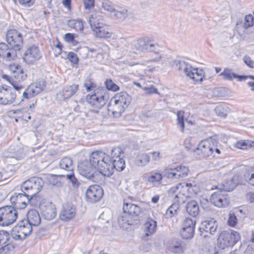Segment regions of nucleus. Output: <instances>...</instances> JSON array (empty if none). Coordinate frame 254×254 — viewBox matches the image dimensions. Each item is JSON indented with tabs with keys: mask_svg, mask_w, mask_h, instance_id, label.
Instances as JSON below:
<instances>
[{
	"mask_svg": "<svg viewBox=\"0 0 254 254\" xmlns=\"http://www.w3.org/2000/svg\"><path fill=\"white\" fill-rule=\"evenodd\" d=\"M33 198L28 195L26 191H21V192H15L12 194L10 198V201L15 209H22L26 207L27 203L30 202Z\"/></svg>",
	"mask_w": 254,
	"mask_h": 254,
	"instance_id": "nucleus-10",
	"label": "nucleus"
},
{
	"mask_svg": "<svg viewBox=\"0 0 254 254\" xmlns=\"http://www.w3.org/2000/svg\"><path fill=\"white\" fill-rule=\"evenodd\" d=\"M30 226H37L41 223V217L39 212L35 209H31L27 213V219H23Z\"/></svg>",
	"mask_w": 254,
	"mask_h": 254,
	"instance_id": "nucleus-28",
	"label": "nucleus"
},
{
	"mask_svg": "<svg viewBox=\"0 0 254 254\" xmlns=\"http://www.w3.org/2000/svg\"><path fill=\"white\" fill-rule=\"evenodd\" d=\"M16 95L13 93L11 87L4 85L0 86V104L7 105L13 102Z\"/></svg>",
	"mask_w": 254,
	"mask_h": 254,
	"instance_id": "nucleus-16",
	"label": "nucleus"
},
{
	"mask_svg": "<svg viewBox=\"0 0 254 254\" xmlns=\"http://www.w3.org/2000/svg\"><path fill=\"white\" fill-rule=\"evenodd\" d=\"M95 153L92 152L88 160H83L78 165V171L80 175L87 179L94 182L98 181V172L97 171L95 163Z\"/></svg>",
	"mask_w": 254,
	"mask_h": 254,
	"instance_id": "nucleus-1",
	"label": "nucleus"
},
{
	"mask_svg": "<svg viewBox=\"0 0 254 254\" xmlns=\"http://www.w3.org/2000/svg\"><path fill=\"white\" fill-rule=\"evenodd\" d=\"M243 61L248 66L251 68H254V61L252 60L249 57L246 56L244 57Z\"/></svg>",
	"mask_w": 254,
	"mask_h": 254,
	"instance_id": "nucleus-64",
	"label": "nucleus"
},
{
	"mask_svg": "<svg viewBox=\"0 0 254 254\" xmlns=\"http://www.w3.org/2000/svg\"><path fill=\"white\" fill-rule=\"evenodd\" d=\"M78 89V85L73 84L65 86L57 94V97L60 100L68 99L73 95Z\"/></svg>",
	"mask_w": 254,
	"mask_h": 254,
	"instance_id": "nucleus-23",
	"label": "nucleus"
},
{
	"mask_svg": "<svg viewBox=\"0 0 254 254\" xmlns=\"http://www.w3.org/2000/svg\"><path fill=\"white\" fill-rule=\"evenodd\" d=\"M183 188L181 184L177 185L175 187L171 188L169 191V194L174 197V202L179 203L184 201V194L181 192V190Z\"/></svg>",
	"mask_w": 254,
	"mask_h": 254,
	"instance_id": "nucleus-27",
	"label": "nucleus"
},
{
	"mask_svg": "<svg viewBox=\"0 0 254 254\" xmlns=\"http://www.w3.org/2000/svg\"><path fill=\"white\" fill-rule=\"evenodd\" d=\"M40 209L42 217L47 220H51L57 214L56 208L54 204L50 202H42L40 204Z\"/></svg>",
	"mask_w": 254,
	"mask_h": 254,
	"instance_id": "nucleus-19",
	"label": "nucleus"
},
{
	"mask_svg": "<svg viewBox=\"0 0 254 254\" xmlns=\"http://www.w3.org/2000/svg\"><path fill=\"white\" fill-rule=\"evenodd\" d=\"M163 175L156 171H152L144 173L142 176V179L146 182L155 186L161 183Z\"/></svg>",
	"mask_w": 254,
	"mask_h": 254,
	"instance_id": "nucleus-22",
	"label": "nucleus"
},
{
	"mask_svg": "<svg viewBox=\"0 0 254 254\" xmlns=\"http://www.w3.org/2000/svg\"><path fill=\"white\" fill-rule=\"evenodd\" d=\"M184 144L185 147L188 150L194 151L195 149H196L195 146H193L191 142V139L190 138L186 139L185 141Z\"/></svg>",
	"mask_w": 254,
	"mask_h": 254,
	"instance_id": "nucleus-59",
	"label": "nucleus"
},
{
	"mask_svg": "<svg viewBox=\"0 0 254 254\" xmlns=\"http://www.w3.org/2000/svg\"><path fill=\"white\" fill-rule=\"evenodd\" d=\"M239 183V175L238 174H235L233 176H230L228 179L224 180L222 183L223 190L224 191H230L234 189V188Z\"/></svg>",
	"mask_w": 254,
	"mask_h": 254,
	"instance_id": "nucleus-26",
	"label": "nucleus"
},
{
	"mask_svg": "<svg viewBox=\"0 0 254 254\" xmlns=\"http://www.w3.org/2000/svg\"><path fill=\"white\" fill-rule=\"evenodd\" d=\"M179 208V203L174 202V203L168 208L166 211V215L169 217H172L177 213Z\"/></svg>",
	"mask_w": 254,
	"mask_h": 254,
	"instance_id": "nucleus-49",
	"label": "nucleus"
},
{
	"mask_svg": "<svg viewBox=\"0 0 254 254\" xmlns=\"http://www.w3.org/2000/svg\"><path fill=\"white\" fill-rule=\"evenodd\" d=\"M210 200L211 203L219 207H224L229 204V200L227 194L221 190H217L212 194Z\"/></svg>",
	"mask_w": 254,
	"mask_h": 254,
	"instance_id": "nucleus-17",
	"label": "nucleus"
},
{
	"mask_svg": "<svg viewBox=\"0 0 254 254\" xmlns=\"http://www.w3.org/2000/svg\"><path fill=\"white\" fill-rule=\"evenodd\" d=\"M144 226L146 232L145 236H149L156 231L157 222L151 218H148Z\"/></svg>",
	"mask_w": 254,
	"mask_h": 254,
	"instance_id": "nucleus-35",
	"label": "nucleus"
},
{
	"mask_svg": "<svg viewBox=\"0 0 254 254\" xmlns=\"http://www.w3.org/2000/svg\"><path fill=\"white\" fill-rule=\"evenodd\" d=\"M77 37V35L76 34L67 33L64 35V40L66 42L70 43Z\"/></svg>",
	"mask_w": 254,
	"mask_h": 254,
	"instance_id": "nucleus-60",
	"label": "nucleus"
},
{
	"mask_svg": "<svg viewBox=\"0 0 254 254\" xmlns=\"http://www.w3.org/2000/svg\"><path fill=\"white\" fill-rule=\"evenodd\" d=\"M240 239V236L238 232L229 230L222 232L219 237L220 247L224 249L225 247H232L238 242Z\"/></svg>",
	"mask_w": 254,
	"mask_h": 254,
	"instance_id": "nucleus-9",
	"label": "nucleus"
},
{
	"mask_svg": "<svg viewBox=\"0 0 254 254\" xmlns=\"http://www.w3.org/2000/svg\"><path fill=\"white\" fill-rule=\"evenodd\" d=\"M44 182L41 178L33 177L23 182L21 190L26 191L28 195L33 197L41 191Z\"/></svg>",
	"mask_w": 254,
	"mask_h": 254,
	"instance_id": "nucleus-6",
	"label": "nucleus"
},
{
	"mask_svg": "<svg viewBox=\"0 0 254 254\" xmlns=\"http://www.w3.org/2000/svg\"><path fill=\"white\" fill-rule=\"evenodd\" d=\"M10 69L13 72V76L15 80L18 81H24L27 78V74L25 70L18 65H11Z\"/></svg>",
	"mask_w": 254,
	"mask_h": 254,
	"instance_id": "nucleus-29",
	"label": "nucleus"
},
{
	"mask_svg": "<svg viewBox=\"0 0 254 254\" xmlns=\"http://www.w3.org/2000/svg\"><path fill=\"white\" fill-rule=\"evenodd\" d=\"M96 158L95 165L99 174L106 177H110L113 174V165L110 155V152L106 154L102 151H96L94 152Z\"/></svg>",
	"mask_w": 254,
	"mask_h": 254,
	"instance_id": "nucleus-2",
	"label": "nucleus"
},
{
	"mask_svg": "<svg viewBox=\"0 0 254 254\" xmlns=\"http://www.w3.org/2000/svg\"><path fill=\"white\" fill-rule=\"evenodd\" d=\"M245 177L248 183L250 185L254 186V168L249 170L245 175Z\"/></svg>",
	"mask_w": 254,
	"mask_h": 254,
	"instance_id": "nucleus-52",
	"label": "nucleus"
},
{
	"mask_svg": "<svg viewBox=\"0 0 254 254\" xmlns=\"http://www.w3.org/2000/svg\"><path fill=\"white\" fill-rule=\"evenodd\" d=\"M25 33L23 30L14 29L8 30L6 33V39L7 42L9 46L16 52L20 50L23 47V37Z\"/></svg>",
	"mask_w": 254,
	"mask_h": 254,
	"instance_id": "nucleus-7",
	"label": "nucleus"
},
{
	"mask_svg": "<svg viewBox=\"0 0 254 254\" xmlns=\"http://www.w3.org/2000/svg\"><path fill=\"white\" fill-rule=\"evenodd\" d=\"M0 57L6 61L14 60L17 57V52L10 48L4 43H0Z\"/></svg>",
	"mask_w": 254,
	"mask_h": 254,
	"instance_id": "nucleus-21",
	"label": "nucleus"
},
{
	"mask_svg": "<svg viewBox=\"0 0 254 254\" xmlns=\"http://www.w3.org/2000/svg\"><path fill=\"white\" fill-rule=\"evenodd\" d=\"M89 23L93 32L94 35L99 38H107L112 36V33L110 31L109 27L106 25L103 20L94 17L91 15L89 19Z\"/></svg>",
	"mask_w": 254,
	"mask_h": 254,
	"instance_id": "nucleus-5",
	"label": "nucleus"
},
{
	"mask_svg": "<svg viewBox=\"0 0 254 254\" xmlns=\"http://www.w3.org/2000/svg\"><path fill=\"white\" fill-rule=\"evenodd\" d=\"M105 85L107 89L113 91H117L119 90V86L115 84L111 79H107L105 82Z\"/></svg>",
	"mask_w": 254,
	"mask_h": 254,
	"instance_id": "nucleus-51",
	"label": "nucleus"
},
{
	"mask_svg": "<svg viewBox=\"0 0 254 254\" xmlns=\"http://www.w3.org/2000/svg\"><path fill=\"white\" fill-rule=\"evenodd\" d=\"M189 170L188 167L180 165L176 167V179H179L186 177L189 173Z\"/></svg>",
	"mask_w": 254,
	"mask_h": 254,
	"instance_id": "nucleus-42",
	"label": "nucleus"
},
{
	"mask_svg": "<svg viewBox=\"0 0 254 254\" xmlns=\"http://www.w3.org/2000/svg\"><path fill=\"white\" fill-rule=\"evenodd\" d=\"M67 58L72 63L76 64L78 63L79 59L77 55L73 52H69L67 55Z\"/></svg>",
	"mask_w": 254,
	"mask_h": 254,
	"instance_id": "nucleus-58",
	"label": "nucleus"
},
{
	"mask_svg": "<svg viewBox=\"0 0 254 254\" xmlns=\"http://www.w3.org/2000/svg\"><path fill=\"white\" fill-rule=\"evenodd\" d=\"M102 6L105 10L113 12L116 8L113 3L108 0H105L102 3Z\"/></svg>",
	"mask_w": 254,
	"mask_h": 254,
	"instance_id": "nucleus-53",
	"label": "nucleus"
},
{
	"mask_svg": "<svg viewBox=\"0 0 254 254\" xmlns=\"http://www.w3.org/2000/svg\"><path fill=\"white\" fill-rule=\"evenodd\" d=\"M42 57V55L39 47L35 45H33L27 48L22 58L26 63L31 64L39 61Z\"/></svg>",
	"mask_w": 254,
	"mask_h": 254,
	"instance_id": "nucleus-13",
	"label": "nucleus"
},
{
	"mask_svg": "<svg viewBox=\"0 0 254 254\" xmlns=\"http://www.w3.org/2000/svg\"><path fill=\"white\" fill-rule=\"evenodd\" d=\"M108 99V94L104 88L95 89L91 94H88L86 96L87 102L96 109H100L103 107Z\"/></svg>",
	"mask_w": 254,
	"mask_h": 254,
	"instance_id": "nucleus-4",
	"label": "nucleus"
},
{
	"mask_svg": "<svg viewBox=\"0 0 254 254\" xmlns=\"http://www.w3.org/2000/svg\"><path fill=\"white\" fill-rule=\"evenodd\" d=\"M254 25V18L253 16L251 14L245 16L244 23L243 22L242 20L240 19H239L237 22V26L238 28L242 27L245 29H247Z\"/></svg>",
	"mask_w": 254,
	"mask_h": 254,
	"instance_id": "nucleus-34",
	"label": "nucleus"
},
{
	"mask_svg": "<svg viewBox=\"0 0 254 254\" xmlns=\"http://www.w3.org/2000/svg\"><path fill=\"white\" fill-rule=\"evenodd\" d=\"M196 149L200 150L205 157L211 155L214 152L213 145H211L208 140H202L198 145Z\"/></svg>",
	"mask_w": 254,
	"mask_h": 254,
	"instance_id": "nucleus-30",
	"label": "nucleus"
},
{
	"mask_svg": "<svg viewBox=\"0 0 254 254\" xmlns=\"http://www.w3.org/2000/svg\"><path fill=\"white\" fill-rule=\"evenodd\" d=\"M113 13L114 15L120 21H123L128 16L127 10L124 6H116Z\"/></svg>",
	"mask_w": 254,
	"mask_h": 254,
	"instance_id": "nucleus-36",
	"label": "nucleus"
},
{
	"mask_svg": "<svg viewBox=\"0 0 254 254\" xmlns=\"http://www.w3.org/2000/svg\"><path fill=\"white\" fill-rule=\"evenodd\" d=\"M45 87V82L44 80L37 81L27 88L23 93V97L25 99L33 97L42 91Z\"/></svg>",
	"mask_w": 254,
	"mask_h": 254,
	"instance_id": "nucleus-14",
	"label": "nucleus"
},
{
	"mask_svg": "<svg viewBox=\"0 0 254 254\" xmlns=\"http://www.w3.org/2000/svg\"><path fill=\"white\" fill-rule=\"evenodd\" d=\"M4 157L14 158L17 160L22 159L25 156L23 149L16 145H10L3 153Z\"/></svg>",
	"mask_w": 254,
	"mask_h": 254,
	"instance_id": "nucleus-20",
	"label": "nucleus"
},
{
	"mask_svg": "<svg viewBox=\"0 0 254 254\" xmlns=\"http://www.w3.org/2000/svg\"><path fill=\"white\" fill-rule=\"evenodd\" d=\"M75 214V208L73 205L67 203L63 205V208L60 214L61 220L68 221L73 218Z\"/></svg>",
	"mask_w": 254,
	"mask_h": 254,
	"instance_id": "nucleus-24",
	"label": "nucleus"
},
{
	"mask_svg": "<svg viewBox=\"0 0 254 254\" xmlns=\"http://www.w3.org/2000/svg\"><path fill=\"white\" fill-rule=\"evenodd\" d=\"M249 143L250 141H246L241 140L237 142L236 146L239 149H247L248 148H250L249 145Z\"/></svg>",
	"mask_w": 254,
	"mask_h": 254,
	"instance_id": "nucleus-57",
	"label": "nucleus"
},
{
	"mask_svg": "<svg viewBox=\"0 0 254 254\" xmlns=\"http://www.w3.org/2000/svg\"><path fill=\"white\" fill-rule=\"evenodd\" d=\"M237 223V218L234 213H230L229 219L227 221L228 224L232 227L235 226Z\"/></svg>",
	"mask_w": 254,
	"mask_h": 254,
	"instance_id": "nucleus-56",
	"label": "nucleus"
},
{
	"mask_svg": "<svg viewBox=\"0 0 254 254\" xmlns=\"http://www.w3.org/2000/svg\"><path fill=\"white\" fill-rule=\"evenodd\" d=\"M162 175L164 176V177H166L168 179L176 178V167L166 168L164 170Z\"/></svg>",
	"mask_w": 254,
	"mask_h": 254,
	"instance_id": "nucleus-47",
	"label": "nucleus"
},
{
	"mask_svg": "<svg viewBox=\"0 0 254 254\" xmlns=\"http://www.w3.org/2000/svg\"><path fill=\"white\" fill-rule=\"evenodd\" d=\"M194 229L190 228H183L181 231L180 234L183 239H188L193 237Z\"/></svg>",
	"mask_w": 254,
	"mask_h": 254,
	"instance_id": "nucleus-45",
	"label": "nucleus"
},
{
	"mask_svg": "<svg viewBox=\"0 0 254 254\" xmlns=\"http://www.w3.org/2000/svg\"><path fill=\"white\" fill-rule=\"evenodd\" d=\"M219 76H222L224 80L232 81L234 78V76H236V73L232 72V69L227 67L220 73Z\"/></svg>",
	"mask_w": 254,
	"mask_h": 254,
	"instance_id": "nucleus-43",
	"label": "nucleus"
},
{
	"mask_svg": "<svg viewBox=\"0 0 254 254\" xmlns=\"http://www.w3.org/2000/svg\"><path fill=\"white\" fill-rule=\"evenodd\" d=\"M143 89L146 93L149 94L153 93L159 94L157 88H155L153 85H151L149 87H145Z\"/></svg>",
	"mask_w": 254,
	"mask_h": 254,
	"instance_id": "nucleus-61",
	"label": "nucleus"
},
{
	"mask_svg": "<svg viewBox=\"0 0 254 254\" xmlns=\"http://www.w3.org/2000/svg\"><path fill=\"white\" fill-rule=\"evenodd\" d=\"M195 221L192 220L191 218H186L184 221L183 228H195Z\"/></svg>",
	"mask_w": 254,
	"mask_h": 254,
	"instance_id": "nucleus-55",
	"label": "nucleus"
},
{
	"mask_svg": "<svg viewBox=\"0 0 254 254\" xmlns=\"http://www.w3.org/2000/svg\"><path fill=\"white\" fill-rule=\"evenodd\" d=\"M113 165V173L116 169L118 171H123L126 167L125 161L123 159V150L119 147H114L110 152Z\"/></svg>",
	"mask_w": 254,
	"mask_h": 254,
	"instance_id": "nucleus-12",
	"label": "nucleus"
},
{
	"mask_svg": "<svg viewBox=\"0 0 254 254\" xmlns=\"http://www.w3.org/2000/svg\"><path fill=\"white\" fill-rule=\"evenodd\" d=\"M114 102V104L112 106L111 105L110 106L112 108L109 109V110H112V114L115 117H119L127 108L122 104L117 103V102L116 103V102H115V100Z\"/></svg>",
	"mask_w": 254,
	"mask_h": 254,
	"instance_id": "nucleus-41",
	"label": "nucleus"
},
{
	"mask_svg": "<svg viewBox=\"0 0 254 254\" xmlns=\"http://www.w3.org/2000/svg\"><path fill=\"white\" fill-rule=\"evenodd\" d=\"M104 194L103 189L98 185L90 186L86 192V196L90 202H96L100 200Z\"/></svg>",
	"mask_w": 254,
	"mask_h": 254,
	"instance_id": "nucleus-15",
	"label": "nucleus"
},
{
	"mask_svg": "<svg viewBox=\"0 0 254 254\" xmlns=\"http://www.w3.org/2000/svg\"><path fill=\"white\" fill-rule=\"evenodd\" d=\"M150 161V156L146 153H142L138 155L135 160V164L137 166H144Z\"/></svg>",
	"mask_w": 254,
	"mask_h": 254,
	"instance_id": "nucleus-38",
	"label": "nucleus"
},
{
	"mask_svg": "<svg viewBox=\"0 0 254 254\" xmlns=\"http://www.w3.org/2000/svg\"><path fill=\"white\" fill-rule=\"evenodd\" d=\"M84 86L87 91H91L92 89L96 87V84L90 80L86 81L84 84Z\"/></svg>",
	"mask_w": 254,
	"mask_h": 254,
	"instance_id": "nucleus-63",
	"label": "nucleus"
},
{
	"mask_svg": "<svg viewBox=\"0 0 254 254\" xmlns=\"http://www.w3.org/2000/svg\"><path fill=\"white\" fill-rule=\"evenodd\" d=\"M186 209L188 213L193 217H196L199 212L198 204L194 200L188 202L186 205Z\"/></svg>",
	"mask_w": 254,
	"mask_h": 254,
	"instance_id": "nucleus-32",
	"label": "nucleus"
},
{
	"mask_svg": "<svg viewBox=\"0 0 254 254\" xmlns=\"http://www.w3.org/2000/svg\"><path fill=\"white\" fill-rule=\"evenodd\" d=\"M134 47L137 50L143 52H154L159 53L160 51L159 45L148 38L138 39L134 44Z\"/></svg>",
	"mask_w": 254,
	"mask_h": 254,
	"instance_id": "nucleus-11",
	"label": "nucleus"
},
{
	"mask_svg": "<svg viewBox=\"0 0 254 254\" xmlns=\"http://www.w3.org/2000/svg\"><path fill=\"white\" fill-rule=\"evenodd\" d=\"M217 227V222L213 218H210L201 223L199 227V230L201 236L206 237L207 235L203 234V233L205 232L213 235L216 232Z\"/></svg>",
	"mask_w": 254,
	"mask_h": 254,
	"instance_id": "nucleus-18",
	"label": "nucleus"
},
{
	"mask_svg": "<svg viewBox=\"0 0 254 254\" xmlns=\"http://www.w3.org/2000/svg\"><path fill=\"white\" fill-rule=\"evenodd\" d=\"M177 121L178 124L180 127V130L182 132L184 131V129L185 128V124H184V112L181 110L178 111L177 113Z\"/></svg>",
	"mask_w": 254,
	"mask_h": 254,
	"instance_id": "nucleus-50",
	"label": "nucleus"
},
{
	"mask_svg": "<svg viewBox=\"0 0 254 254\" xmlns=\"http://www.w3.org/2000/svg\"><path fill=\"white\" fill-rule=\"evenodd\" d=\"M18 218V212L13 206L6 205L0 208V225L7 226Z\"/></svg>",
	"mask_w": 254,
	"mask_h": 254,
	"instance_id": "nucleus-8",
	"label": "nucleus"
},
{
	"mask_svg": "<svg viewBox=\"0 0 254 254\" xmlns=\"http://www.w3.org/2000/svg\"><path fill=\"white\" fill-rule=\"evenodd\" d=\"M170 251L174 253L182 254L183 252V246L181 242L177 241L170 247Z\"/></svg>",
	"mask_w": 254,
	"mask_h": 254,
	"instance_id": "nucleus-48",
	"label": "nucleus"
},
{
	"mask_svg": "<svg viewBox=\"0 0 254 254\" xmlns=\"http://www.w3.org/2000/svg\"><path fill=\"white\" fill-rule=\"evenodd\" d=\"M5 245L0 248V254H9L14 249L13 245L9 242V236Z\"/></svg>",
	"mask_w": 254,
	"mask_h": 254,
	"instance_id": "nucleus-44",
	"label": "nucleus"
},
{
	"mask_svg": "<svg viewBox=\"0 0 254 254\" xmlns=\"http://www.w3.org/2000/svg\"><path fill=\"white\" fill-rule=\"evenodd\" d=\"M59 167L61 169L67 171H73V162L72 159L68 157L63 158L59 162Z\"/></svg>",
	"mask_w": 254,
	"mask_h": 254,
	"instance_id": "nucleus-37",
	"label": "nucleus"
},
{
	"mask_svg": "<svg viewBox=\"0 0 254 254\" xmlns=\"http://www.w3.org/2000/svg\"><path fill=\"white\" fill-rule=\"evenodd\" d=\"M66 178L71 183L72 186L74 188H77L79 186V183L78 180L74 176L72 171L70 174L65 175Z\"/></svg>",
	"mask_w": 254,
	"mask_h": 254,
	"instance_id": "nucleus-54",
	"label": "nucleus"
},
{
	"mask_svg": "<svg viewBox=\"0 0 254 254\" xmlns=\"http://www.w3.org/2000/svg\"><path fill=\"white\" fill-rule=\"evenodd\" d=\"M17 225L21 229L26 238L31 234L32 231V227L24 219L19 221Z\"/></svg>",
	"mask_w": 254,
	"mask_h": 254,
	"instance_id": "nucleus-40",
	"label": "nucleus"
},
{
	"mask_svg": "<svg viewBox=\"0 0 254 254\" xmlns=\"http://www.w3.org/2000/svg\"><path fill=\"white\" fill-rule=\"evenodd\" d=\"M228 107L225 104H221L217 106L215 108L216 114L222 117H226L227 115Z\"/></svg>",
	"mask_w": 254,
	"mask_h": 254,
	"instance_id": "nucleus-46",
	"label": "nucleus"
},
{
	"mask_svg": "<svg viewBox=\"0 0 254 254\" xmlns=\"http://www.w3.org/2000/svg\"><path fill=\"white\" fill-rule=\"evenodd\" d=\"M172 65L176 70L183 71L187 76L190 74V70L192 67L190 63L183 59H176L173 61Z\"/></svg>",
	"mask_w": 254,
	"mask_h": 254,
	"instance_id": "nucleus-25",
	"label": "nucleus"
},
{
	"mask_svg": "<svg viewBox=\"0 0 254 254\" xmlns=\"http://www.w3.org/2000/svg\"><path fill=\"white\" fill-rule=\"evenodd\" d=\"M123 214L118 218L120 224H127L131 225L132 218L137 217L141 212V208L136 204H133L128 199H124L123 205Z\"/></svg>",
	"mask_w": 254,
	"mask_h": 254,
	"instance_id": "nucleus-3",
	"label": "nucleus"
},
{
	"mask_svg": "<svg viewBox=\"0 0 254 254\" xmlns=\"http://www.w3.org/2000/svg\"><path fill=\"white\" fill-rule=\"evenodd\" d=\"M115 102H117L127 108L130 103L131 96L126 92H122L116 94L114 97Z\"/></svg>",
	"mask_w": 254,
	"mask_h": 254,
	"instance_id": "nucleus-31",
	"label": "nucleus"
},
{
	"mask_svg": "<svg viewBox=\"0 0 254 254\" xmlns=\"http://www.w3.org/2000/svg\"><path fill=\"white\" fill-rule=\"evenodd\" d=\"M67 24L68 27L74 29L77 31L82 32L84 29L83 21L81 19L77 20L75 19L68 20Z\"/></svg>",
	"mask_w": 254,
	"mask_h": 254,
	"instance_id": "nucleus-39",
	"label": "nucleus"
},
{
	"mask_svg": "<svg viewBox=\"0 0 254 254\" xmlns=\"http://www.w3.org/2000/svg\"><path fill=\"white\" fill-rule=\"evenodd\" d=\"M204 71L201 68H192L190 70V74L188 75V77L195 81L201 82L205 77Z\"/></svg>",
	"mask_w": 254,
	"mask_h": 254,
	"instance_id": "nucleus-33",
	"label": "nucleus"
},
{
	"mask_svg": "<svg viewBox=\"0 0 254 254\" xmlns=\"http://www.w3.org/2000/svg\"><path fill=\"white\" fill-rule=\"evenodd\" d=\"M85 9H90L94 6L95 0H83Z\"/></svg>",
	"mask_w": 254,
	"mask_h": 254,
	"instance_id": "nucleus-62",
	"label": "nucleus"
}]
</instances>
